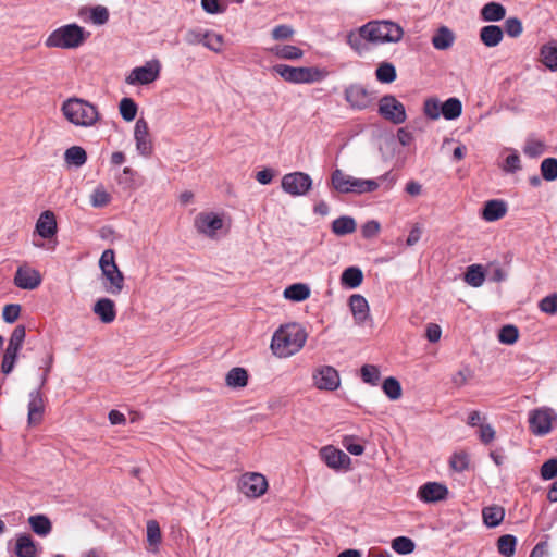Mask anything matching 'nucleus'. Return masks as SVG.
I'll return each instance as SVG.
<instances>
[{
    "label": "nucleus",
    "mask_w": 557,
    "mask_h": 557,
    "mask_svg": "<svg viewBox=\"0 0 557 557\" xmlns=\"http://www.w3.org/2000/svg\"><path fill=\"white\" fill-rule=\"evenodd\" d=\"M482 517L488 528H495L504 520L505 510L500 506H488L483 508Z\"/></svg>",
    "instance_id": "7c9ffc66"
},
{
    "label": "nucleus",
    "mask_w": 557,
    "mask_h": 557,
    "mask_svg": "<svg viewBox=\"0 0 557 557\" xmlns=\"http://www.w3.org/2000/svg\"><path fill=\"white\" fill-rule=\"evenodd\" d=\"M119 109L122 117L125 121L131 122L136 117L138 108L136 102L132 98H123L120 101Z\"/></svg>",
    "instance_id": "de8ad7c7"
},
{
    "label": "nucleus",
    "mask_w": 557,
    "mask_h": 557,
    "mask_svg": "<svg viewBox=\"0 0 557 557\" xmlns=\"http://www.w3.org/2000/svg\"><path fill=\"white\" fill-rule=\"evenodd\" d=\"M40 283L41 275L36 269H33L27 264H23L17 268L14 276V284L17 287L32 290L37 288Z\"/></svg>",
    "instance_id": "f3484780"
},
{
    "label": "nucleus",
    "mask_w": 557,
    "mask_h": 557,
    "mask_svg": "<svg viewBox=\"0 0 557 557\" xmlns=\"http://www.w3.org/2000/svg\"><path fill=\"white\" fill-rule=\"evenodd\" d=\"M441 112L446 120H455L461 115L462 103L458 98L451 97L442 103Z\"/></svg>",
    "instance_id": "f704fd0d"
},
{
    "label": "nucleus",
    "mask_w": 557,
    "mask_h": 557,
    "mask_svg": "<svg viewBox=\"0 0 557 557\" xmlns=\"http://www.w3.org/2000/svg\"><path fill=\"white\" fill-rule=\"evenodd\" d=\"M541 476L544 480H552L557 476V458L548 459L542 465Z\"/></svg>",
    "instance_id": "052dcab7"
},
{
    "label": "nucleus",
    "mask_w": 557,
    "mask_h": 557,
    "mask_svg": "<svg viewBox=\"0 0 557 557\" xmlns=\"http://www.w3.org/2000/svg\"><path fill=\"white\" fill-rule=\"evenodd\" d=\"M360 373L363 383H374L380 380V370L376 366L364 364Z\"/></svg>",
    "instance_id": "4d7b16f0"
},
{
    "label": "nucleus",
    "mask_w": 557,
    "mask_h": 557,
    "mask_svg": "<svg viewBox=\"0 0 557 557\" xmlns=\"http://www.w3.org/2000/svg\"><path fill=\"white\" fill-rule=\"evenodd\" d=\"M248 372L246 369L236 367L226 374L225 383H247Z\"/></svg>",
    "instance_id": "6e6d98bb"
},
{
    "label": "nucleus",
    "mask_w": 557,
    "mask_h": 557,
    "mask_svg": "<svg viewBox=\"0 0 557 557\" xmlns=\"http://www.w3.org/2000/svg\"><path fill=\"white\" fill-rule=\"evenodd\" d=\"M545 150V145L543 141L536 139V138H528L523 152L529 157H539L541 156Z\"/></svg>",
    "instance_id": "603ef678"
},
{
    "label": "nucleus",
    "mask_w": 557,
    "mask_h": 557,
    "mask_svg": "<svg viewBox=\"0 0 557 557\" xmlns=\"http://www.w3.org/2000/svg\"><path fill=\"white\" fill-rule=\"evenodd\" d=\"M112 200L111 195L103 185H98L90 195V205L94 208L107 207Z\"/></svg>",
    "instance_id": "ea45409f"
},
{
    "label": "nucleus",
    "mask_w": 557,
    "mask_h": 557,
    "mask_svg": "<svg viewBox=\"0 0 557 557\" xmlns=\"http://www.w3.org/2000/svg\"><path fill=\"white\" fill-rule=\"evenodd\" d=\"M379 113L394 124H401L407 117L404 104L392 95H386L380 100Z\"/></svg>",
    "instance_id": "f8f14e48"
},
{
    "label": "nucleus",
    "mask_w": 557,
    "mask_h": 557,
    "mask_svg": "<svg viewBox=\"0 0 557 557\" xmlns=\"http://www.w3.org/2000/svg\"><path fill=\"white\" fill-rule=\"evenodd\" d=\"M506 16V9L498 2H488L481 9V17L486 22H498Z\"/></svg>",
    "instance_id": "cd10ccee"
},
{
    "label": "nucleus",
    "mask_w": 557,
    "mask_h": 557,
    "mask_svg": "<svg viewBox=\"0 0 557 557\" xmlns=\"http://www.w3.org/2000/svg\"><path fill=\"white\" fill-rule=\"evenodd\" d=\"M382 180L383 176L377 180L357 178L336 169L331 174V186L342 194H366L376 190Z\"/></svg>",
    "instance_id": "423d86ee"
},
{
    "label": "nucleus",
    "mask_w": 557,
    "mask_h": 557,
    "mask_svg": "<svg viewBox=\"0 0 557 557\" xmlns=\"http://www.w3.org/2000/svg\"><path fill=\"white\" fill-rule=\"evenodd\" d=\"M441 107L442 103L437 99L429 98L424 101V114L431 120H437L442 114Z\"/></svg>",
    "instance_id": "864d4df0"
},
{
    "label": "nucleus",
    "mask_w": 557,
    "mask_h": 557,
    "mask_svg": "<svg viewBox=\"0 0 557 557\" xmlns=\"http://www.w3.org/2000/svg\"><path fill=\"white\" fill-rule=\"evenodd\" d=\"M94 313L99 317L102 323H112L116 318L115 304L110 298H100L94 305Z\"/></svg>",
    "instance_id": "5701e85b"
},
{
    "label": "nucleus",
    "mask_w": 557,
    "mask_h": 557,
    "mask_svg": "<svg viewBox=\"0 0 557 557\" xmlns=\"http://www.w3.org/2000/svg\"><path fill=\"white\" fill-rule=\"evenodd\" d=\"M528 422L533 435L545 436L557 426V413L552 408H536L529 412Z\"/></svg>",
    "instance_id": "6e6552de"
},
{
    "label": "nucleus",
    "mask_w": 557,
    "mask_h": 557,
    "mask_svg": "<svg viewBox=\"0 0 557 557\" xmlns=\"http://www.w3.org/2000/svg\"><path fill=\"white\" fill-rule=\"evenodd\" d=\"M161 67L158 59L147 61L143 66L133 69L125 81L128 85H148L159 78Z\"/></svg>",
    "instance_id": "1a4fd4ad"
},
{
    "label": "nucleus",
    "mask_w": 557,
    "mask_h": 557,
    "mask_svg": "<svg viewBox=\"0 0 557 557\" xmlns=\"http://www.w3.org/2000/svg\"><path fill=\"white\" fill-rule=\"evenodd\" d=\"M99 267L102 273V285L104 290L113 296H117L124 288V274L115 262L113 249H107L102 252Z\"/></svg>",
    "instance_id": "0eeeda50"
},
{
    "label": "nucleus",
    "mask_w": 557,
    "mask_h": 557,
    "mask_svg": "<svg viewBox=\"0 0 557 557\" xmlns=\"http://www.w3.org/2000/svg\"><path fill=\"white\" fill-rule=\"evenodd\" d=\"M448 465L453 471L461 473L469 469L470 456L465 450L455 451L449 457Z\"/></svg>",
    "instance_id": "c9c22d12"
},
{
    "label": "nucleus",
    "mask_w": 557,
    "mask_h": 557,
    "mask_svg": "<svg viewBox=\"0 0 557 557\" xmlns=\"http://www.w3.org/2000/svg\"><path fill=\"white\" fill-rule=\"evenodd\" d=\"M238 490L248 498H259L268 490V480L258 472L244 473L238 481Z\"/></svg>",
    "instance_id": "9d476101"
},
{
    "label": "nucleus",
    "mask_w": 557,
    "mask_h": 557,
    "mask_svg": "<svg viewBox=\"0 0 557 557\" xmlns=\"http://www.w3.org/2000/svg\"><path fill=\"white\" fill-rule=\"evenodd\" d=\"M147 549L153 554L159 552L162 542L161 529L157 520H148L146 524Z\"/></svg>",
    "instance_id": "393cba45"
},
{
    "label": "nucleus",
    "mask_w": 557,
    "mask_h": 557,
    "mask_svg": "<svg viewBox=\"0 0 557 557\" xmlns=\"http://www.w3.org/2000/svg\"><path fill=\"white\" fill-rule=\"evenodd\" d=\"M519 331L515 325H505L500 329L498 339L503 344H515L518 341Z\"/></svg>",
    "instance_id": "3c124183"
},
{
    "label": "nucleus",
    "mask_w": 557,
    "mask_h": 557,
    "mask_svg": "<svg viewBox=\"0 0 557 557\" xmlns=\"http://www.w3.org/2000/svg\"><path fill=\"white\" fill-rule=\"evenodd\" d=\"M295 30L288 25H277L272 29V38L275 40H285L293 37Z\"/></svg>",
    "instance_id": "69168bd1"
},
{
    "label": "nucleus",
    "mask_w": 557,
    "mask_h": 557,
    "mask_svg": "<svg viewBox=\"0 0 557 557\" xmlns=\"http://www.w3.org/2000/svg\"><path fill=\"white\" fill-rule=\"evenodd\" d=\"M517 539L511 534L502 535L497 540V549L505 557H512L516 553Z\"/></svg>",
    "instance_id": "58836bf2"
},
{
    "label": "nucleus",
    "mask_w": 557,
    "mask_h": 557,
    "mask_svg": "<svg viewBox=\"0 0 557 557\" xmlns=\"http://www.w3.org/2000/svg\"><path fill=\"white\" fill-rule=\"evenodd\" d=\"M36 231L42 238H51L57 234V220L52 211H44L36 223Z\"/></svg>",
    "instance_id": "412c9836"
},
{
    "label": "nucleus",
    "mask_w": 557,
    "mask_h": 557,
    "mask_svg": "<svg viewBox=\"0 0 557 557\" xmlns=\"http://www.w3.org/2000/svg\"><path fill=\"white\" fill-rule=\"evenodd\" d=\"M504 37L503 29L497 25H487L481 28L480 39L486 47H496Z\"/></svg>",
    "instance_id": "a878e982"
},
{
    "label": "nucleus",
    "mask_w": 557,
    "mask_h": 557,
    "mask_svg": "<svg viewBox=\"0 0 557 557\" xmlns=\"http://www.w3.org/2000/svg\"><path fill=\"white\" fill-rule=\"evenodd\" d=\"M27 407L28 425H38L41 423L46 408V398L39 388L30 392Z\"/></svg>",
    "instance_id": "a211bd4d"
},
{
    "label": "nucleus",
    "mask_w": 557,
    "mask_h": 557,
    "mask_svg": "<svg viewBox=\"0 0 557 557\" xmlns=\"http://www.w3.org/2000/svg\"><path fill=\"white\" fill-rule=\"evenodd\" d=\"M89 13V18L95 25H104L109 21V10L103 5L90 8Z\"/></svg>",
    "instance_id": "8fccbe9b"
},
{
    "label": "nucleus",
    "mask_w": 557,
    "mask_h": 557,
    "mask_svg": "<svg viewBox=\"0 0 557 557\" xmlns=\"http://www.w3.org/2000/svg\"><path fill=\"white\" fill-rule=\"evenodd\" d=\"M284 297L293 301H304L310 297V288L304 283H295L284 290Z\"/></svg>",
    "instance_id": "473e14b6"
},
{
    "label": "nucleus",
    "mask_w": 557,
    "mask_h": 557,
    "mask_svg": "<svg viewBox=\"0 0 557 557\" xmlns=\"http://www.w3.org/2000/svg\"><path fill=\"white\" fill-rule=\"evenodd\" d=\"M32 530L39 536H47L52 529L51 522L45 515H34L28 518Z\"/></svg>",
    "instance_id": "2f4dec72"
},
{
    "label": "nucleus",
    "mask_w": 557,
    "mask_h": 557,
    "mask_svg": "<svg viewBox=\"0 0 557 557\" xmlns=\"http://www.w3.org/2000/svg\"><path fill=\"white\" fill-rule=\"evenodd\" d=\"M64 160L69 165L82 166L87 161V153L82 147L72 146L65 150Z\"/></svg>",
    "instance_id": "4c0bfd02"
},
{
    "label": "nucleus",
    "mask_w": 557,
    "mask_h": 557,
    "mask_svg": "<svg viewBox=\"0 0 557 557\" xmlns=\"http://www.w3.org/2000/svg\"><path fill=\"white\" fill-rule=\"evenodd\" d=\"M270 52L283 60H299L304 55V51L292 45H277L270 49Z\"/></svg>",
    "instance_id": "c85d7f7f"
},
{
    "label": "nucleus",
    "mask_w": 557,
    "mask_h": 557,
    "mask_svg": "<svg viewBox=\"0 0 557 557\" xmlns=\"http://www.w3.org/2000/svg\"><path fill=\"white\" fill-rule=\"evenodd\" d=\"M363 282V273L358 267L345 269L341 275V284L348 288H357Z\"/></svg>",
    "instance_id": "bb28decb"
},
{
    "label": "nucleus",
    "mask_w": 557,
    "mask_h": 557,
    "mask_svg": "<svg viewBox=\"0 0 557 557\" xmlns=\"http://www.w3.org/2000/svg\"><path fill=\"white\" fill-rule=\"evenodd\" d=\"M539 308L542 312L554 315L557 313V294H552L544 297L539 302Z\"/></svg>",
    "instance_id": "5fc2aeb1"
},
{
    "label": "nucleus",
    "mask_w": 557,
    "mask_h": 557,
    "mask_svg": "<svg viewBox=\"0 0 557 557\" xmlns=\"http://www.w3.org/2000/svg\"><path fill=\"white\" fill-rule=\"evenodd\" d=\"M38 552L37 543L30 534H16L14 542V554L16 557H38Z\"/></svg>",
    "instance_id": "aec40b11"
},
{
    "label": "nucleus",
    "mask_w": 557,
    "mask_h": 557,
    "mask_svg": "<svg viewBox=\"0 0 557 557\" xmlns=\"http://www.w3.org/2000/svg\"><path fill=\"white\" fill-rule=\"evenodd\" d=\"M479 436L482 443L490 444L495 438V430L491 424H480Z\"/></svg>",
    "instance_id": "774afa93"
},
{
    "label": "nucleus",
    "mask_w": 557,
    "mask_h": 557,
    "mask_svg": "<svg viewBox=\"0 0 557 557\" xmlns=\"http://www.w3.org/2000/svg\"><path fill=\"white\" fill-rule=\"evenodd\" d=\"M320 456L327 467L332 469L348 468L350 458L343 450L333 446H325L320 450Z\"/></svg>",
    "instance_id": "6ab92c4d"
},
{
    "label": "nucleus",
    "mask_w": 557,
    "mask_h": 557,
    "mask_svg": "<svg viewBox=\"0 0 557 557\" xmlns=\"http://www.w3.org/2000/svg\"><path fill=\"white\" fill-rule=\"evenodd\" d=\"M21 313V306L17 304L5 305L2 310V319L7 323H14Z\"/></svg>",
    "instance_id": "bf43d9fd"
},
{
    "label": "nucleus",
    "mask_w": 557,
    "mask_h": 557,
    "mask_svg": "<svg viewBox=\"0 0 557 557\" xmlns=\"http://www.w3.org/2000/svg\"><path fill=\"white\" fill-rule=\"evenodd\" d=\"M356 228V221L351 216H339L332 222V232L337 236L351 234Z\"/></svg>",
    "instance_id": "c756f323"
},
{
    "label": "nucleus",
    "mask_w": 557,
    "mask_h": 557,
    "mask_svg": "<svg viewBox=\"0 0 557 557\" xmlns=\"http://www.w3.org/2000/svg\"><path fill=\"white\" fill-rule=\"evenodd\" d=\"M392 548L399 555L411 554L414 548V542L407 536H398L392 541Z\"/></svg>",
    "instance_id": "a18cd8bd"
},
{
    "label": "nucleus",
    "mask_w": 557,
    "mask_h": 557,
    "mask_svg": "<svg viewBox=\"0 0 557 557\" xmlns=\"http://www.w3.org/2000/svg\"><path fill=\"white\" fill-rule=\"evenodd\" d=\"M376 79L384 84L393 83L396 79V69L392 63L383 62L375 71Z\"/></svg>",
    "instance_id": "37998d69"
},
{
    "label": "nucleus",
    "mask_w": 557,
    "mask_h": 557,
    "mask_svg": "<svg viewBox=\"0 0 557 557\" xmlns=\"http://www.w3.org/2000/svg\"><path fill=\"white\" fill-rule=\"evenodd\" d=\"M541 173L544 180L554 181L557 178V159L546 158L542 161Z\"/></svg>",
    "instance_id": "09e8293b"
},
{
    "label": "nucleus",
    "mask_w": 557,
    "mask_h": 557,
    "mask_svg": "<svg viewBox=\"0 0 557 557\" xmlns=\"http://www.w3.org/2000/svg\"><path fill=\"white\" fill-rule=\"evenodd\" d=\"M203 46L215 53H220L223 50L224 37L213 30H205Z\"/></svg>",
    "instance_id": "a19ab883"
},
{
    "label": "nucleus",
    "mask_w": 557,
    "mask_h": 557,
    "mask_svg": "<svg viewBox=\"0 0 557 557\" xmlns=\"http://www.w3.org/2000/svg\"><path fill=\"white\" fill-rule=\"evenodd\" d=\"M307 337L306 330L299 323H287L274 332L270 347L276 357L288 358L302 349Z\"/></svg>",
    "instance_id": "f257e3e1"
},
{
    "label": "nucleus",
    "mask_w": 557,
    "mask_h": 557,
    "mask_svg": "<svg viewBox=\"0 0 557 557\" xmlns=\"http://www.w3.org/2000/svg\"><path fill=\"white\" fill-rule=\"evenodd\" d=\"M541 61L552 71L557 70V47L544 45L541 48Z\"/></svg>",
    "instance_id": "c03bdc74"
},
{
    "label": "nucleus",
    "mask_w": 557,
    "mask_h": 557,
    "mask_svg": "<svg viewBox=\"0 0 557 557\" xmlns=\"http://www.w3.org/2000/svg\"><path fill=\"white\" fill-rule=\"evenodd\" d=\"M89 36L84 27L73 23L54 29L45 40L47 48L76 49L81 47Z\"/></svg>",
    "instance_id": "20e7f679"
},
{
    "label": "nucleus",
    "mask_w": 557,
    "mask_h": 557,
    "mask_svg": "<svg viewBox=\"0 0 557 557\" xmlns=\"http://www.w3.org/2000/svg\"><path fill=\"white\" fill-rule=\"evenodd\" d=\"M345 99L352 109L364 110L374 100L373 92L361 84H351L345 89Z\"/></svg>",
    "instance_id": "ddd939ff"
},
{
    "label": "nucleus",
    "mask_w": 557,
    "mask_h": 557,
    "mask_svg": "<svg viewBox=\"0 0 557 557\" xmlns=\"http://www.w3.org/2000/svg\"><path fill=\"white\" fill-rule=\"evenodd\" d=\"M314 383H339V374L331 366H322L313 373Z\"/></svg>",
    "instance_id": "e433bc0d"
},
{
    "label": "nucleus",
    "mask_w": 557,
    "mask_h": 557,
    "mask_svg": "<svg viewBox=\"0 0 557 557\" xmlns=\"http://www.w3.org/2000/svg\"><path fill=\"white\" fill-rule=\"evenodd\" d=\"M360 36L374 44L398 42L404 36V29L392 21H371L360 27Z\"/></svg>",
    "instance_id": "f03ea898"
},
{
    "label": "nucleus",
    "mask_w": 557,
    "mask_h": 557,
    "mask_svg": "<svg viewBox=\"0 0 557 557\" xmlns=\"http://www.w3.org/2000/svg\"><path fill=\"white\" fill-rule=\"evenodd\" d=\"M194 225L198 233L213 238L223 227V220L213 212H200L196 215Z\"/></svg>",
    "instance_id": "4468645a"
},
{
    "label": "nucleus",
    "mask_w": 557,
    "mask_h": 557,
    "mask_svg": "<svg viewBox=\"0 0 557 557\" xmlns=\"http://www.w3.org/2000/svg\"><path fill=\"white\" fill-rule=\"evenodd\" d=\"M448 495L447 486L440 482H426L417 491V497L426 504L445 500Z\"/></svg>",
    "instance_id": "2eb2a0df"
},
{
    "label": "nucleus",
    "mask_w": 557,
    "mask_h": 557,
    "mask_svg": "<svg viewBox=\"0 0 557 557\" xmlns=\"http://www.w3.org/2000/svg\"><path fill=\"white\" fill-rule=\"evenodd\" d=\"M349 307L357 324H363L369 318V304L367 299L359 294H354L349 298Z\"/></svg>",
    "instance_id": "4be33fe9"
},
{
    "label": "nucleus",
    "mask_w": 557,
    "mask_h": 557,
    "mask_svg": "<svg viewBox=\"0 0 557 557\" xmlns=\"http://www.w3.org/2000/svg\"><path fill=\"white\" fill-rule=\"evenodd\" d=\"M134 137L137 151L144 157H150L153 152V144L150 138L148 123L144 119L136 121Z\"/></svg>",
    "instance_id": "dca6fc26"
},
{
    "label": "nucleus",
    "mask_w": 557,
    "mask_h": 557,
    "mask_svg": "<svg viewBox=\"0 0 557 557\" xmlns=\"http://www.w3.org/2000/svg\"><path fill=\"white\" fill-rule=\"evenodd\" d=\"M272 70L285 82L290 84H313L322 82L329 76V71L319 66L276 64Z\"/></svg>",
    "instance_id": "7ed1b4c3"
},
{
    "label": "nucleus",
    "mask_w": 557,
    "mask_h": 557,
    "mask_svg": "<svg viewBox=\"0 0 557 557\" xmlns=\"http://www.w3.org/2000/svg\"><path fill=\"white\" fill-rule=\"evenodd\" d=\"M342 444L354 456H360L364 451V447L361 444L356 443L354 436H344Z\"/></svg>",
    "instance_id": "680f3d73"
},
{
    "label": "nucleus",
    "mask_w": 557,
    "mask_h": 557,
    "mask_svg": "<svg viewBox=\"0 0 557 557\" xmlns=\"http://www.w3.org/2000/svg\"><path fill=\"white\" fill-rule=\"evenodd\" d=\"M507 213V206L503 200H488L484 203L482 219L487 222H495L504 218Z\"/></svg>",
    "instance_id": "b1692460"
},
{
    "label": "nucleus",
    "mask_w": 557,
    "mask_h": 557,
    "mask_svg": "<svg viewBox=\"0 0 557 557\" xmlns=\"http://www.w3.org/2000/svg\"><path fill=\"white\" fill-rule=\"evenodd\" d=\"M454 40L455 36L453 32L449 30L447 27L443 26L433 36L432 44L434 48L438 50H446L454 44Z\"/></svg>",
    "instance_id": "72a5a7b5"
},
{
    "label": "nucleus",
    "mask_w": 557,
    "mask_h": 557,
    "mask_svg": "<svg viewBox=\"0 0 557 557\" xmlns=\"http://www.w3.org/2000/svg\"><path fill=\"white\" fill-rule=\"evenodd\" d=\"M523 27L522 23L517 17H509L505 22V32L510 37H519L522 34Z\"/></svg>",
    "instance_id": "13d9d810"
},
{
    "label": "nucleus",
    "mask_w": 557,
    "mask_h": 557,
    "mask_svg": "<svg viewBox=\"0 0 557 557\" xmlns=\"http://www.w3.org/2000/svg\"><path fill=\"white\" fill-rule=\"evenodd\" d=\"M485 280V275L483 272V269L480 264H472L468 267L467 272L465 274V281L473 286V287H480Z\"/></svg>",
    "instance_id": "79ce46f5"
},
{
    "label": "nucleus",
    "mask_w": 557,
    "mask_h": 557,
    "mask_svg": "<svg viewBox=\"0 0 557 557\" xmlns=\"http://www.w3.org/2000/svg\"><path fill=\"white\" fill-rule=\"evenodd\" d=\"M201 8L208 14H221L226 10V7L221 4L219 0H201Z\"/></svg>",
    "instance_id": "0e129e2a"
},
{
    "label": "nucleus",
    "mask_w": 557,
    "mask_h": 557,
    "mask_svg": "<svg viewBox=\"0 0 557 557\" xmlns=\"http://www.w3.org/2000/svg\"><path fill=\"white\" fill-rule=\"evenodd\" d=\"M26 336L24 325H17L11 333L7 349L10 351H20Z\"/></svg>",
    "instance_id": "49530a36"
},
{
    "label": "nucleus",
    "mask_w": 557,
    "mask_h": 557,
    "mask_svg": "<svg viewBox=\"0 0 557 557\" xmlns=\"http://www.w3.org/2000/svg\"><path fill=\"white\" fill-rule=\"evenodd\" d=\"M61 110L65 119L76 126L89 127L95 125L99 119L97 108L78 98L64 101Z\"/></svg>",
    "instance_id": "39448f33"
},
{
    "label": "nucleus",
    "mask_w": 557,
    "mask_h": 557,
    "mask_svg": "<svg viewBox=\"0 0 557 557\" xmlns=\"http://www.w3.org/2000/svg\"><path fill=\"white\" fill-rule=\"evenodd\" d=\"M17 354H18L17 351H10V350L5 349V351L3 354V358H2V363H1V371L4 374H9L13 370L16 358H17Z\"/></svg>",
    "instance_id": "e2e57ef3"
},
{
    "label": "nucleus",
    "mask_w": 557,
    "mask_h": 557,
    "mask_svg": "<svg viewBox=\"0 0 557 557\" xmlns=\"http://www.w3.org/2000/svg\"><path fill=\"white\" fill-rule=\"evenodd\" d=\"M184 40L186 44L190 45V46H195V45H203V40H205V32L202 30H199V29H189L186 32L185 36H184Z\"/></svg>",
    "instance_id": "338daca9"
},
{
    "label": "nucleus",
    "mask_w": 557,
    "mask_h": 557,
    "mask_svg": "<svg viewBox=\"0 0 557 557\" xmlns=\"http://www.w3.org/2000/svg\"><path fill=\"white\" fill-rule=\"evenodd\" d=\"M311 186V177L304 172L288 173L282 178L283 190L292 196H302L309 191Z\"/></svg>",
    "instance_id": "9b49d317"
}]
</instances>
